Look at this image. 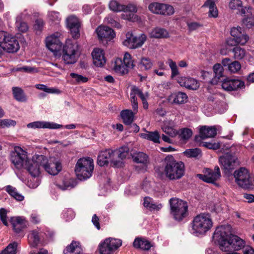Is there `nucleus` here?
Masks as SVG:
<instances>
[{"label":"nucleus","mask_w":254,"mask_h":254,"mask_svg":"<svg viewBox=\"0 0 254 254\" xmlns=\"http://www.w3.org/2000/svg\"><path fill=\"white\" fill-rule=\"evenodd\" d=\"M94 168L93 160L90 157L78 160L75 167V172L80 180L87 179L92 176Z\"/></svg>","instance_id":"nucleus-5"},{"label":"nucleus","mask_w":254,"mask_h":254,"mask_svg":"<svg viewBox=\"0 0 254 254\" xmlns=\"http://www.w3.org/2000/svg\"><path fill=\"white\" fill-rule=\"evenodd\" d=\"M46 45L48 49L53 53L55 57L61 55L63 46L58 35L52 34L47 37L46 39Z\"/></svg>","instance_id":"nucleus-16"},{"label":"nucleus","mask_w":254,"mask_h":254,"mask_svg":"<svg viewBox=\"0 0 254 254\" xmlns=\"http://www.w3.org/2000/svg\"><path fill=\"white\" fill-rule=\"evenodd\" d=\"M203 146L206 147L207 148L214 150L218 149L220 147L219 143H211L207 142H203Z\"/></svg>","instance_id":"nucleus-62"},{"label":"nucleus","mask_w":254,"mask_h":254,"mask_svg":"<svg viewBox=\"0 0 254 254\" xmlns=\"http://www.w3.org/2000/svg\"><path fill=\"white\" fill-rule=\"evenodd\" d=\"M20 71L27 73H34L38 71L36 68L30 66H23L22 67L17 68L15 69H13V71Z\"/></svg>","instance_id":"nucleus-56"},{"label":"nucleus","mask_w":254,"mask_h":254,"mask_svg":"<svg viewBox=\"0 0 254 254\" xmlns=\"http://www.w3.org/2000/svg\"><path fill=\"white\" fill-rule=\"evenodd\" d=\"M197 176L201 180L208 183H214L221 177L220 169L218 166L214 170L206 169L205 174H197Z\"/></svg>","instance_id":"nucleus-18"},{"label":"nucleus","mask_w":254,"mask_h":254,"mask_svg":"<svg viewBox=\"0 0 254 254\" xmlns=\"http://www.w3.org/2000/svg\"><path fill=\"white\" fill-rule=\"evenodd\" d=\"M122 244V241L119 239L108 238L101 242L99 245L100 254H112Z\"/></svg>","instance_id":"nucleus-12"},{"label":"nucleus","mask_w":254,"mask_h":254,"mask_svg":"<svg viewBox=\"0 0 254 254\" xmlns=\"http://www.w3.org/2000/svg\"><path fill=\"white\" fill-rule=\"evenodd\" d=\"M203 6L209 8V15L210 16L213 17H217L218 12L214 0H206Z\"/></svg>","instance_id":"nucleus-40"},{"label":"nucleus","mask_w":254,"mask_h":254,"mask_svg":"<svg viewBox=\"0 0 254 254\" xmlns=\"http://www.w3.org/2000/svg\"><path fill=\"white\" fill-rule=\"evenodd\" d=\"M140 136L143 139L152 141L154 143H160V134L157 131H146L145 133H140Z\"/></svg>","instance_id":"nucleus-34"},{"label":"nucleus","mask_w":254,"mask_h":254,"mask_svg":"<svg viewBox=\"0 0 254 254\" xmlns=\"http://www.w3.org/2000/svg\"><path fill=\"white\" fill-rule=\"evenodd\" d=\"M45 239L43 233L40 229H36L31 232L28 236V241L31 247H36L40 240Z\"/></svg>","instance_id":"nucleus-28"},{"label":"nucleus","mask_w":254,"mask_h":254,"mask_svg":"<svg viewBox=\"0 0 254 254\" xmlns=\"http://www.w3.org/2000/svg\"><path fill=\"white\" fill-rule=\"evenodd\" d=\"M245 87L244 82L238 79L226 77L222 81V88L228 91L238 90Z\"/></svg>","instance_id":"nucleus-17"},{"label":"nucleus","mask_w":254,"mask_h":254,"mask_svg":"<svg viewBox=\"0 0 254 254\" xmlns=\"http://www.w3.org/2000/svg\"><path fill=\"white\" fill-rule=\"evenodd\" d=\"M200 153V150L197 148L187 149L184 152V154L189 157H196Z\"/></svg>","instance_id":"nucleus-48"},{"label":"nucleus","mask_w":254,"mask_h":254,"mask_svg":"<svg viewBox=\"0 0 254 254\" xmlns=\"http://www.w3.org/2000/svg\"><path fill=\"white\" fill-rule=\"evenodd\" d=\"M113 151L116 160H121L123 162V160L128 155L129 148L127 146H125Z\"/></svg>","instance_id":"nucleus-35"},{"label":"nucleus","mask_w":254,"mask_h":254,"mask_svg":"<svg viewBox=\"0 0 254 254\" xmlns=\"http://www.w3.org/2000/svg\"><path fill=\"white\" fill-rule=\"evenodd\" d=\"M0 46L4 51L9 53L17 52L20 48L16 38L4 31H0Z\"/></svg>","instance_id":"nucleus-8"},{"label":"nucleus","mask_w":254,"mask_h":254,"mask_svg":"<svg viewBox=\"0 0 254 254\" xmlns=\"http://www.w3.org/2000/svg\"><path fill=\"white\" fill-rule=\"evenodd\" d=\"M167 99L172 104H183L187 102L188 96L184 92H176L170 95Z\"/></svg>","instance_id":"nucleus-26"},{"label":"nucleus","mask_w":254,"mask_h":254,"mask_svg":"<svg viewBox=\"0 0 254 254\" xmlns=\"http://www.w3.org/2000/svg\"><path fill=\"white\" fill-rule=\"evenodd\" d=\"M43 168L48 174L56 175L62 170V167L60 162H52L42 155H35L31 160H29L24 168L33 177H38L40 174V170Z\"/></svg>","instance_id":"nucleus-1"},{"label":"nucleus","mask_w":254,"mask_h":254,"mask_svg":"<svg viewBox=\"0 0 254 254\" xmlns=\"http://www.w3.org/2000/svg\"><path fill=\"white\" fill-rule=\"evenodd\" d=\"M148 8L151 13L155 14L171 15L174 13L173 7L166 3L153 2L148 5Z\"/></svg>","instance_id":"nucleus-15"},{"label":"nucleus","mask_w":254,"mask_h":254,"mask_svg":"<svg viewBox=\"0 0 254 254\" xmlns=\"http://www.w3.org/2000/svg\"><path fill=\"white\" fill-rule=\"evenodd\" d=\"M81 251V248L79 246V243L75 241H73L71 244L67 246L64 250L63 254H71L73 252L79 254Z\"/></svg>","instance_id":"nucleus-38"},{"label":"nucleus","mask_w":254,"mask_h":254,"mask_svg":"<svg viewBox=\"0 0 254 254\" xmlns=\"http://www.w3.org/2000/svg\"><path fill=\"white\" fill-rule=\"evenodd\" d=\"M13 97L18 101L24 102L26 100L23 90L19 87H13L12 89Z\"/></svg>","instance_id":"nucleus-42"},{"label":"nucleus","mask_w":254,"mask_h":254,"mask_svg":"<svg viewBox=\"0 0 254 254\" xmlns=\"http://www.w3.org/2000/svg\"><path fill=\"white\" fill-rule=\"evenodd\" d=\"M237 39V43L241 45H244L249 40V36L244 31L240 34Z\"/></svg>","instance_id":"nucleus-50"},{"label":"nucleus","mask_w":254,"mask_h":254,"mask_svg":"<svg viewBox=\"0 0 254 254\" xmlns=\"http://www.w3.org/2000/svg\"><path fill=\"white\" fill-rule=\"evenodd\" d=\"M10 222L14 231L17 233L20 232L28 225V221L23 216L13 217L11 218Z\"/></svg>","instance_id":"nucleus-25"},{"label":"nucleus","mask_w":254,"mask_h":254,"mask_svg":"<svg viewBox=\"0 0 254 254\" xmlns=\"http://www.w3.org/2000/svg\"><path fill=\"white\" fill-rule=\"evenodd\" d=\"M132 63L131 55L128 53H126L124 55L123 61L121 58H117L114 64H132Z\"/></svg>","instance_id":"nucleus-49"},{"label":"nucleus","mask_w":254,"mask_h":254,"mask_svg":"<svg viewBox=\"0 0 254 254\" xmlns=\"http://www.w3.org/2000/svg\"><path fill=\"white\" fill-rule=\"evenodd\" d=\"M189 29L192 31L198 29L202 26V25L196 22H188L187 23Z\"/></svg>","instance_id":"nucleus-64"},{"label":"nucleus","mask_w":254,"mask_h":254,"mask_svg":"<svg viewBox=\"0 0 254 254\" xmlns=\"http://www.w3.org/2000/svg\"><path fill=\"white\" fill-rule=\"evenodd\" d=\"M27 152L19 146H16L10 154V161L17 169L24 168L29 161Z\"/></svg>","instance_id":"nucleus-10"},{"label":"nucleus","mask_w":254,"mask_h":254,"mask_svg":"<svg viewBox=\"0 0 254 254\" xmlns=\"http://www.w3.org/2000/svg\"><path fill=\"white\" fill-rule=\"evenodd\" d=\"M244 31L240 27H233L230 31L231 35L234 38H237L240 34Z\"/></svg>","instance_id":"nucleus-59"},{"label":"nucleus","mask_w":254,"mask_h":254,"mask_svg":"<svg viewBox=\"0 0 254 254\" xmlns=\"http://www.w3.org/2000/svg\"><path fill=\"white\" fill-rule=\"evenodd\" d=\"M48 17L50 21L58 23L60 20L59 13L56 11H50L48 14Z\"/></svg>","instance_id":"nucleus-57"},{"label":"nucleus","mask_w":254,"mask_h":254,"mask_svg":"<svg viewBox=\"0 0 254 254\" xmlns=\"http://www.w3.org/2000/svg\"><path fill=\"white\" fill-rule=\"evenodd\" d=\"M18 243L14 242L10 243L0 254H16Z\"/></svg>","instance_id":"nucleus-43"},{"label":"nucleus","mask_w":254,"mask_h":254,"mask_svg":"<svg viewBox=\"0 0 254 254\" xmlns=\"http://www.w3.org/2000/svg\"><path fill=\"white\" fill-rule=\"evenodd\" d=\"M132 158L135 162L141 164V167L135 166L136 170L142 172L146 171L148 163V157L145 153L142 152L134 153L132 155Z\"/></svg>","instance_id":"nucleus-21"},{"label":"nucleus","mask_w":254,"mask_h":254,"mask_svg":"<svg viewBox=\"0 0 254 254\" xmlns=\"http://www.w3.org/2000/svg\"><path fill=\"white\" fill-rule=\"evenodd\" d=\"M66 24L72 37L75 39L78 38L80 35L79 33L80 24L77 17L74 15H70L66 18Z\"/></svg>","instance_id":"nucleus-19"},{"label":"nucleus","mask_w":254,"mask_h":254,"mask_svg":"<svg viewBox=\"0 0 254 254\" xmlns=\"http://www.w3.org/2000/svg\"><path fill=\"white\" fill-rule=\"evenodd\" d=\"M199 134L202 139L214 137L217 134V129L215 126H202L199 129Z\"/></svg>","instance_id":"nucleus-30"},{"label":"nucleus","mask_w":254,"mask_h":254,"mask_svg":"<svg viewBox=\"0 0 254 254\" xmlns=\"http://www.w3.org/2000/svg\"><path fill=\"white\" fill-rule=\"evenodd\" d=\"M229 6L232 9H238L242 7V2L241 0H231L229 2Z\"/></svg>","instance_id":"nucleus-58"},{"label":"nucleus","mask_w":254,"mask_h":254,"mask_svg":"<svg viewBox=\"0 0 254 254\" xmlns=\"http://www.w3.org/2000/svg\"><path fill=\"white\" fill-rule=\"evenodd\" d=\"M211 215L201 213L196 216L192 222V233L196 236L204 235L213 226Z\"/></svg>","instance_id":"nucleus-3"},{"label":"nucleus","mask_w":254,"mask_h":254,"mask_svg":"<svg viewBox=\"0 0 254 254\" xmlns=\"http://www.w3.org/2000/svg\"><path fill=\"white\" fill-rule=\"evenodd\" d=\"M129 64H115L114 70L118 74L123 75L128 72Z\"/></svg>","instance_id":"nucleus-46"},{"label":"nucleus","mask_w":254,"mask_h":254,"mask_svg":"<svg viewBox=\"0 0 254 254\" xmlns=\"http://www.w3.org/2000/svg\"><path fill=\"white\" fill-rule=\"evenodd\" d=\"M17 17L16 21V27L18 30L21 32H26L28 29V26L25 22L19 21Z\"/></svg>","instance_id":"nucleus-53"},{"label":"nucleus","mask_w":254,"mask_h":254,"mask_svg":"<svg viewBox=\"0 0 254 254\" xmlns=\"http://www.w3.org/2000/svg\"><path fill=\"white\" fill-rule=\"evenodd\" d=\"M92 56L94 60L93 64H105L106 62L104 52L101 49L94 48Z\"/></svg>","instance_id":"nucleus-32"},{"label":"nucleus","mask_w":254,"mask_h":254,"mask_svg":"<svg viewBox=\"0 0 254 254\" xmlns=\"http://www.w3.org/2000/svg\"><path fill=\"white\" fill-rule=\"evenodd\" d=\"M241 13L245 14L247 17L243 20V24L247 27L250 28L254 26V16H252V9L250 6L242 7Z\"/></svg>","instance_id":"nucleus-29"},{"label":"nucleus","mask_w":254,"mask_h":254,"mask_svg":"<svg viewBox=\"0 0 254 254\" xmlns=\"http://www.w3.org/2000/svg\"><path fill=\"white\" fill-rule=\"evenodd\" d=\"M16 123L15 121L11 119L0 120V127H9L15 126Z\"/></svg>","instance_id":"nucleus-51"},{"label":"nucleus","mask_w":254,"mask_h":254,"mask_svg":"<svg viewBox=\"0 0 254 254\" xmlns=\"http://www.w3.org/2000/svg\"><path fill=\"white\" fill-rule=\"evenodd\" d=\"M149 36L151 38H164L169 37V33L165 29L156 27L149 32Z\"/></svg>","instance_id":"nucleus-36"},{"label":"nucleus","mask_w":254,"mask_h":254,"mask_svg":"<svg viewBox=\"0 0 254 254\" xmlns=\"http://www.w3.org/2000/svg\"><path fill=\"white\" fill-rule=\"evenodd\" d=\"M6 214L7 211L4 208L0 209V218L3 224L5 226L8 225Z\"/></svg>","instance_id":"nucleus-60"},{"label":"nucleus","mask_w":254,"mask_h":254,"mask_svg":"<svg viewBox=\"0 0 254 254\" xmlns=\"http://www.w3.org/2000/svg\"><path fill=\"white\" fill-rule=\"evenodd\" d=\"M35 87L39 90H43L48 93H60L59 89L54 88H49L46 85L42 84H36Z\"/></svg>","instance_id":"nucleus-45"},{"label":"nucleus","mask_w":254,"mask_h":254,"mask_svg":"<svg viewBox=\"0 0 254 254\" xmlns=\"http://www.w3.org/2000/svg\"><path fill=\"white\" fill-rule=\"evenodd\" d=\"M98 164L100 166L107 165L109 162L116 168L123 167L124 163L121 160H117L114 156V151L111 149H106L99 152L98 156Z\"/></svg>","instance_id":"nucleus-9"},{"label":"nucleus","mask_w":254,"mask_h":254,"mask_svg":"<svg viewBox=\"0 0 254 254\" xmlns=\"http://www.w3.org/2000/svg\"><path fill=\"white\" fill-rule=\"evenodd\" d=\"M146 40V36L144 34L139 36H135L131 32L126 35V39L123 42L124 46L131 49H135L141 47Z\"/></svg>","instance_id":"nucleus-14"},{"label":"nucleus","mask_w":254,"mask_h":254,"mask_svg":"<svg viewBox=\"0 0 254 254\" xmlns=\"http://www.w3.org/2000/svg\"><path fill=\"white\" fill-rule=\"evenodd\" d=\"M236 160L235 156L229 153H226L219 158V161L224 169L228 172L235 168L237 165Z\"/></svg>","instance_id":"nucleus-20"},{"label":"nucleus","mask_w":254,"mask_h":254,"mask_svg":"<svg viewBox=\"0 0 254 254\" xmlns=\"http://www.w3.org/2000/svg\"><path fill=\"white\" fill-rule=\"evenodd\" d=\"M233 52L234 53V58L237 60L242 59L246 54L245 49L239 46L235 47L233 50Z\"/></svg>","instance_id":"nucleus-47"},{"label":"nucleus","mask_w":254,"mask_h":254,"mask_svg":"<svg viewBox=\"0 0 254 254\" xmlns=\"http://www.w3.org/2000/svg\"><path fill=\"white\" fill-rule=\"evenodd\" d=\"M224 66L227 67L229 71L231 73H240L241 69V64H223Z\"/></svg>","instance_id":"nucleus-54"},{"label":"nucleus","mask_w":254,"mask_h":254,"mask_svg":"<svg viewBox=\"0 0 254 254\" xmlns=\"http://www.w3.org/2000/svg\"><path fill=\"white\" fill-rule=\"evenodd\" d=\"M5 190L16 200L22 201L24 199V196L19 193L15 188L8 185L5 187Z\"/></svg>","instance_id":"nucleus-41"},{"label":"nucleus","mask_w":254,"mask_h":254,"mask_svg":"<svg viewBox=\"0 0 254 254\" xmlns=\"http://www.w3.org/2000/svg\"><path fill=\"white\" fill-rule=\"evenodd\" d=\"M63 217L66 221L72 219L74 217V212L71 209H67L63 212Z\"/></svg>","instance_id":"nucleus-63"},{"label":"nucleus","mask_w":254,"mask_h":254,"mask_svg":"<svg viewBox=\"0 0 254 254\" xmlns=\"http://www.w3.org/2000/svg\"><path fill=\"white\" fill-rule=\"evenodd\" d=\"M123 122L127 125H130L133 121L134 113L131 110H124L121 112Z\"/></svg>","instance_id":"nucleus-39"},{"label":"nucleus","mask_w":254,"mask_h":254,"mask_svg":"<svg viewBox=\"0 0 254 254\" xmlns=\"http://www.w3.org/2000/svg\"><path fill=\"white\" fill-rule=\"evenodd\" d=\"M245 241L237 236L232 235L229 241V245H226L228 247L224 252H229L233 250L238 251L244 247Z\"/></svg>","instance_id":"nucleus-24"},{"label":"nucleus","mask_w":254,"mask_h":254,"mask_svg":"<svg viewBox=\"0 0 254 254\" xmlns=\"http://www.w3.org/2000/svg\"><path fill=\"white\" fill-rule=\"evenodd\" d=\"M57 186L62 190H66L74 187L72 183L67 181H64L62 185L57 184Z\"/></svg>","instance_id":"nucleus-61"},{"label":"nucleus","mask_w":254,"mask_h":254,"mask_svg":"<svg viewBox=\"0 0 254 254\" xmlns=\"http://www.w3.org/2000/svg\"><path fill=\"white\" fill-rule=\"evenodd\" d=\"M70 75L72 78L75 79L78 83H85L88 80L87 77L75 73H71Z\"/></svg>","instance_id":"nucleus-55"},{"label":"nucleus","mask_w":254,"mask_h":254,"mask_svg":"<svg viewBox=\"0 0 254 254\" xmlns=\"http://www.w3.org/2000/svg\"><path fill=\"white\" fill-rule=\"evenodd\" d=\"M178 82L181 86L191 90H196L200 86L197 80L190 77H181L179 79Z\"/></svg>","instance_id":"nucleus-27"},{"label":"nucleus","mask_w":254,"mask_h":254,"mask_svg":"<svg viewBox=\"0 0 254 254\" xmlns=\"http://www.w3.org/2000/svg\"><path fill=\"white\" fill-rule=\"evenodd\" d=\"M231 227L230 225H222L216 229L213 238L215 242L218 243L220 249L222 251L225 250L229 245V241L231 237Z\"/></svg>","instance_id":"nucleus-7"},{"label":"nucleus","mask_w":254,"mask_h":254,"mask_svg":"<svg viewBox=\"0 0 254 254\" xmlns=\"http://www.w3.org/2000/svg\"><path fill=\"white\" fill-rule=\"evenodd\" d=\"M179 134L181 139L187 140L192 136V131L189 128H183L180 129Z\"/></svg>","instance_id":"nucleus-44"},{"label":"nucleus","mask_w":254,"mask_h":254,"mask_svg":"<svg viewBox=\"0 0 254 254\" xmlns=\"http://www.w3.org/2000/svg\"><path fill=\"white\" fill-rule=\"evenodd\" d=\"M213 70L215 77L219 79L223 75L224 68L222 64H214Z\"/></svg>","instance_id":"nucleus-52"},{"label":"nucleus","mask_w":254,"mask_h":254,"mask_svg":"<svg viewBox=\"0 0 254 254\" xmlns=\"http://www.w3.org/2000/svg\"><path fill=\"white\" fill-rule=\"evenodd\" d=\"M110 9L115 12L123 11L121 17L132 22L137 21L138 16L134 13L137 11L136 7L133 4L125 6L116 0H111L109 4Z\"/></svg>","instance_id":"nucleus-4"},{"label":"nucleus","mask_w":254,"mask_h":254,"mask_svg":"<svg viewBox=\"0 0 254 254\" xmlns=\"http://www.w3.org/2000/svg\"><path fill=\"white\" fill-rule=\"evenodd\" d=\"M174 123L171 120H165L162 125L163 131L170 136L173 137L177 134V131L174 128Z\"/></svg>","instance_id":"nucleus-31"},{"label":"nucleus","mask_w":254,"mask_h":254,"mask_svg":"<svg viewBox=\"0 0 254 254\" xmlns=\"http://www.w3.org/2000/svg\"><path fill=\"white\" fill-rule=\"evenodd\" d=\"M78 45L75 44L67 42L63 49L62 58L65 62L64 64H75L78 57Z\"/></svg>","instance_id":"nucleus-11"},{"label":"nucleus","mask_w":254,"mask_h":254,"mask_svg":"<svg viewBox=\"0 0 254 254\" xmlns=\"http://www.w3.org/2000/svg\"><path fill=\"white\" fill-rule=\"evenodd\" d=\"M170 214L178 221L182 220L188 214L187 202L178 198H172L169 200Z\"/></svg>","instance_id":"nucleus-6"},{"label":"nucleus","mask_w":254,"mask_h":254,"mask_svg":"<svg viewBox=\"0 0 254 254\" xmlns=\"http://www.w3.org/2000/svg\"><path fill=\"white\" fill-rule=\"evenodd\" d=\"M134 248L143 250H149L152 247L151 243L145 239L136 238L133 243Z\"/></svg>","instance_id":"nucleus-33"},{"label":"nucleus","mask_w":254,"mask_h":254,"mask_svg":"<svg viewBox=\"0 0 254 254\" xmlns=\"http://www.w3.org/2000/svg\"><path fill=\"white\" fill-rule=\"evenodd\" d=\"M141 92V91L139 90V89L135 86H132L131 88L130 101L131 102L132 109L134 111L136 112L137 111L138 104L135 95H138L139 96Z\"/></svg>","instance_id":"nucleus-37"},{"label":"nucleus","mask_w":254,"mask_h":254,"mask_svg":"<svg viewBox=\"0 0 254 254\" xmlns=\"http://www.w3.org/2000/svg\"><path fill=\"white\" fill-rule=\"evenodd\" d=\"M164 174L171 180H178L184 175L185 166L184 163L175 160L172 155L166 156L164 160Z\"/></svg>","instance_id":"nucleus-2"},{"label":"nucleus","mask_w":254,"mask_h":254,"mask_svg":"<svg viewBox=\"0 0 254 254\" xmlns=\"http://www.w3.org/2000/svg\"><path fill=\"white\" fill-rule=\"evenodd\" d=\"M63 125H59L53 122L45 121H36L27 125V127L29 128H49V129H58L63 127Z\"/></svg>","instance_id":"nucleus-23"},{"label":"nucleus","mask_w":254,"mask_h":254,"mask_svg":"<svg viewBox=\"0 0 254 254\" xmlns=\"http://www.w3.org/2000/svg\"><path fill=\"white\" fill-rule=\"evenodd\" d=\"M237 184L241 188L248 189L253 185L250 174L245 168H241L235 171L234 174Z\"/></svg>","instance_id":"nucleus-13"},{"label":"nucleus","mask_w":254,"mask_h":254,"mask_svg":"<svg viewBox=\"0 0 254 254\" xmlns=\"http://www.w3.org/2000/svg\"><path fill=\"white\" fill-rule=\"evenodd\" d=\"M96 31L99 39L102 42L111 41L116 36L114 31L108 26H100Z\"/></svg>","instance_id":"nucleus-22"}]
</instances>
